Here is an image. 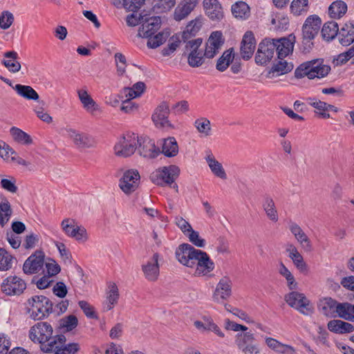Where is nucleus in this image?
<instances>
[{
    "label": "nucleus",
    "instance_id": "1",
    "mask_svg": "<svg viewBox=\"0 0 354 354\" xmlns=\"http://www.w3.org/2000/svg\"><path fill=\"white\" fill-rule=\"evenodd\" d=\"M225 328L234 332H239L234 337V344L236 347L244 354H259L261 349L259 346L255 343L256 337L252 331H248V328L229 319H225Z\"/></svg>",
    "mask_w": 354,
    "mask_h": 354
},
{
    "label": "nucleus",
    "instance_id": "2",
    "mask_svg": "<svg viewBox=\"0 0 354 354\" xmlns=\"http://www.w3.org/2000/svg\"><path fill=\"white\" fill-rule=\"evenodd\" d=\"M53 304L44 295H34L27 299L26 310L30 318L42 320L53 312Z\"/></svg>",
    "mask_w": 354,
    "mask_h": 354
},
{
    "label": "nucleus",
    "instance_id": "3",
    "mask_svg": "<svg viewBox=\"0 0 354 354\" xmlns=\"http://www.w3.org/2000/svg\"><path fill=\"white\" fill-rule=\"evenodd\" d=\"M330 70V66L325 64L322 59H317L300 64L296 68L295 75L297 78L306 76L310 80L322 79L326 77Z\"/></svg>",
    "mask_w": 354,
    "mask_h": 354
},
{
    "label": "nucleus",
    "instance_id": "4",
    "mask_svg": "<svg viewBox=\"0 0 354 354\" xmlns=\"http://www.w3.org/2000/svg\"><path fill=\"white\" fill-rule=\"evenodd\" d=\"M180 174L178 166L171 165L160 167L150 174V180L156 185L160 186L171 185Z\"/></svg>",
    "mask_w": 354,
    "mask_h": 354
},
{
    "label": "nucleus",
    "instance_id": "5",
    "mask_svg": "<svg viewBox=\"0 0 354 354\" xmlns=\"http://www.w3.org/2000/svg\"><path fill=\"white\" fill-rule=\"evenodd\" d=\"M140 142L138 136L133 132H127L120 138L114 146V153L119 157H129L134 153Z\"/></svg>",
    "mask_w": 354,
    "mask_h": 354
},
{
    "label": "nucleus",
    "instance_id": "6",
    "mask_svg": "<svg viewBox=\"0 0 354 354\" xmlns=\"http://www.w3.org/2000/svg\"><path fill=\"white\" fill-rule=\"evenodd\" d=\"M53 334V326L47 322H39L32 326L28 331L29 339L40 346L50 340Z\"/></svg>",
    "mask_w": 354,
    "mask_h": 354
},
{
    "label": "nucleus",
    "instance_id": "7",
    "mask_svg": "<svg viewBox=\"0 0 354 354\" xmlns=\"http://www.w3.org/2000/svg\"><path fill=\"white\" fill-rule=\"evenodd\" d=\"M61 228L68 236L75 239L77 241L86 242L88 241V234L86 228L79 225L73 218L64 219L61 223Z\"/></svg>",
    "mask_w": 354,
    "mask_h": 354
},
{
    "label": "nucleus",
    "instance_id": "8",
    "mask_svg": "<svg viewBox=\"0 0 354 354\" xmlns=\"http://www.w3.org/2000/svg\"><path fill=\"white\" fill-rule=\"evenodd\" d=\"M285 300L288 306L305 315H309L313 313L310 302L303 293L292 291L286 295Z\"/></svg>",
    "mask_w": 354,
    "mask_h": 354
},
{
    "label": "nucleus",
    "instance_id": "9",
    "mask_svg": "<svg viewBox=\"0 0 354 354\" xmlns=\"http://www.w3.org/2000/svg\"><path fill=\"white\" fill-rule=\"evenodd\" d=\"M201 250H196L189 245H179L175 251L177 261L184 266L193 268L196 264V259Z\"/></svg>",
    "mask_w": 354,
    "mask_h": 354
},
{
    "label": "nucleus",
    "instance_id": "10",
    "mask_svg": "<svg viewBox=\"0 0 354 354\" xmlns=\"http://www.w3.org/2000/svg\"><path fill=\"white\" fill-rule=\"evenodd\" d=\"M26 289V282L17 275H10L1 284V291L6 295H19Z\"/></svg>",
    "mask_w": 354,
    "mask_h": 354
},
{
    "label": "nucleus",
    "instance_id": "11",
    "mask_svg": "<svg viewBox=\"0 0 354 354\" xmlns=\"http://www.w3.org/2000/svg\"><path fill=\"white\" fill-rule=\"evenodd\" d=\"M140 176L138 170L129 169L124 172L119 180V187L126 194L134 192L140 184Z\"/></svg>",
    "mask_w": 354,
    "mask_h": 354
},
{
    "label": "nucleus",
    "instance_id": "12",
    "mask_svg": "<svg viewBox=\"0 0 354 354\" xmlns=\"http://www.w3.org/2000/svg\"><path fill=\"white\" fill-rule=\"evenodd\" d=\"M159 259L160 254L157 252H153L151 257L141 266L143 275L148 281L155 282L159 278Z\"/></svg>",
    "mask_w": 354,
    "mask_h": 354
},
{
    "label": "nucleus",
    "instance_id": "13",
    "mask_svg": "<svg viewBox=\"0 0 354 354\" xmlns=\"http://www.w3.org/2000/svg\"><path fill=\"white\" fill-rule=\"evenodd\" d=\"M45 254L41 250H37L24 263L23 272L26 274H38L44 268Z\"/></svg>",
    "mask_w": 354,
    "mask_h": 354
},
{
    "label": "nucleus",
    "instance_id": "14",
    "mask_svg": "<svg viewBox=\"0 0 354 354\" xmlns=\"http://www.w3.org/2000/svg\"><path fill=\"white\" fill-rule=\"evenodd\" d=\"M232 294V281L227 276L219 279L213 292L212 298L215 302L221 303L230 298Z\"/></svg>",
    "mask_w": 354,
    "mask_h": 354
},
{
    "label": "nucleus",
    "instance_id": "15",
    "mask_svg": "<svg viewBox=\"0 0 354 354\" xmlns=\"http://www.w3.org/2000/svg\"><path fill=\"white\" fill-rule=\"evenodd\" d=\"M322 25V20L317 15H310L302 27L303 43L308 44L317 35Z\"/></svg>",
    "mask_w": 354,
    "mask_h": 354
},
{
    "label": "nucleus",
    "instance_id": "16",
    "mask_svg": "<svg viewBox=\"0 0 354 354\" xmlns=\"http://www.w3.org/2000/svg\"><path fill=\"white\" fill-rule=\"evenodd\" d=\"M214 267V263L207 254L201 251L196 259L194 274L197 277H210Z\"/></svg>",
    "mask_w": 354,
    "mask_h": 354
},
{
    "label": "nucleus",
    "instance_id": "17",
    "mask_svg": "<svg viewBox=\"0 0 354 354\" xmlns=\"http://www.w3.org/2000/svg\"><path fill=\"white\" fill-rule=\"evenodd\" d=\"M275 51V46L271 39H265L259 45L255 62L259 65L268 64L273 57Z\"/></svg>",
    "mask_w": 354,
    "mask_h": 354
},
{
    "label": "nucleus",
    "instance_id": "18",
    "mask_svg": "<svg viewBox=\"0 0 354 354\" xmlns=\"http://www.w3.org/2000/svg\"><path fill=\"white\" fill-rule=\"evenodd\" d=\"M201 38H197L187 41L185 48L190 50L187 57V62L190 66L199 67L204 63V55L198 51V48L202 44Z\"/></svg>",
    "mask_w": 354,
    "mask_h": 354
},
{
    "label": "nucleus",
    "instance_id": "19",
    "mask_svg": "<svg viewBox=\"0 0 354 354\" xmlns=\"http://www.w3.org/2000/svg\"><path fill=\"white\" fill-rule=\"evenodd\" d=\"M78 99L83 109L88 113L94 115L100 111V107L93 99L86 86H83L76 91Z\"/></svg>",
    "mask_w": 354,
    "mask_h": 354
},
{
    "label": "nucleus",
    "instance_id": "20",
    "mask_svg": "<svg viewBox=\"0 0 354 354\" xmlns=\"http://www.w3.org/2000/svg\"><path fill=\"white\" fill-rule=\"evenodd\" d=\"M194 325L201 333L212 332L220 338L225 337V333L210 316H203L201 320L194 321Z\"/></svg>",
    "mask_w": 354,
    "mask_h": 354
},
{
    "label": "nucleus",
    "instance_id": "21",
    "mask_svg": "<svg viewBox=\"0 0 354 354\" xmlns=\"http://www.w3.org/2000/svg\"><path fill=\"white\" fill-rule=\"evenodd\" d=\"M273 45L275 46V51L277 54L278 59L285 58L293 51L295 37L289 35L288 37H282L280 39H272Z\"/></svg>",
    "mask_w": 354,
    "mask_h": 354
},
{
    "label": "nucleus",
    "instance_id": "22",
    "mask_svg": "<svg viewBox=\"0 0 354 354\" xmlns=\"http://www.w3.org/2000/svg\"><path fill=\"white\" fill-rule=\"evenodd\" d=\"M223 42V35L221 32L215 31L212 32L206 42L204 56L209 59L213 58L218 53Z\"/></svg>",
    "mask_w": 354,
    "mask_h": 354
},
{
    "label": "nucleus",
    "instance_id": "23",
    "mask_svg": "<svg viewBox=\"0 0 354 354\" xmlns=\"http://www.w3.org/2000/svg\"><path fill=\"white\" fill-rule=\"evenodd\" d=\"M66 339L64 335H52L50 340L45 342L40 346V350L44 353L63 354L64 344Z\"/></svg>",
    "mask_w": 354,
    "mask_h": 354
},
{
    "label": "nucleus",
    "instance_id": "24",
    "mask_svg": "<svg viewBox=\"0 0 354 354\" xmlns=\"http://www.w3.org/2000/svg\"><path fill=\"white\" fill-rule=\"evenodd\" d=\"M0 156L6 161H12L19 165L28 167L30 162L18 156L17 153L8 144L0 140Z\"/></svg>",
    "mask_w": 354,
    "mask_h": 354
},
{
    "label": "nucleus",
    "instance_id": "25",
    "mask_svg": "<svg viewBox=\"0 0 354 354\" xmlns=\"http://www.w3.org/2000/svg\"><path fill=\"white\" fill-rule=\"evenodd\" d=\"M256 48V40L252 31H247L242 39L241 44L240 53L241 57L245 60L250 59Z\"/></svg>",
    "mask_w": 354,
    "mask_h": 354
},
{
    "label": "nucleus",
    "instance_id": "26",
    "mask_svg": "<svg viewBox=\"0 0 354 354\" xmlns=\"http://www.w3.org/2000/svg\"><path fill=\"white\" fill-rule=\"evenodd\" d=\"M169 105L167 102H163L155 109L151 118L155 125L158 127H169Z\"/></svg>",
    "mask_w": 354,
    "mask_h": 354
},
{
    "label": "nucleus",
    "instance_id": "27",
    "mask_svg": "<svg viewBox=\"0 0 354 354\" xmlns=\"http://www.w3.org/2000/svg\"><path fill=\"white\" fill-rule=\"evenodd\" d=\"M203 6L206 15L212 21L223 19V10L218 0H203Z\"/></svg>",
    "mask_w": 354,
    "mask_h": 354
},
{
    "label": "nucleus",
    "instance_id": "28",
    "mask_svg": "<svg viewBox=\"0 0 354 354\" xmlns=\"http://www.w3.org/2000/svg\"><path fill=\"white\" fill-rule=\"evenodd\" d=\"M198 0H182L175 8L174 19L180 21L186 17L195 9Z\"/></svg>",
    "mask_w": 354,
    "mask_h": 354
},
{
    "label": "nucleus",
    "instance_id": "29",
    "mask_svg": "<svg viewBox=\"0 0 354 354\" xmlns=\"http://www.w3.org/2000/svg\"><path fill=\"white\" fill-rule=\"evenodd\" d=\"M161 19L160 17H149L142 23L139 28L138 36L149 37L154 35L160 28Z\"/></svg>",
    "mask_w": 354,
    "mask_h": 354
},
{
    "label": "nucleus",
    "instance_id": "30",
    "mask_svg": "<svg viewBox=\"0 0 354 354\" xmlns=\"http://www.w3.org/2000/svg\"><path fill=\"white\" fill-rule=\"evenodd\" d=\"M138 151L141 156L147 158H154L160 153L153 140L149 138H140Z\"/></svg>",
    "mask_w": 354,
    "mask_h": 354
},
{
    "label": "nucleus",
    "instance_id": "31",
    "mask_svg": "<svg viewBox=\"0 0 354 354\" xmlns=\"http://www.w3.org/2000/svg\"><path fill=\"white\" fill-rule=\"evenodd\" d=\"M264 342L266 346L272 351L279 354H296V349L290 344H283L278 339L266 336Z\"/></svg>",
    "mask_w": 354,
    "mask_h": 354
},
{
    "label": "nucleus",
    "instance_id": "32",
    "mask_svg": "<svg viewBox=\"0 0 354 354\" xmlns=\"http://www.w3.org/2000/svg\"><path fill=\"white\" fill-rule=\"evenodd\" d=\"M339 304L331 297H324L319 300L318 308L324 315L335 318L337 317Z\"/></svg>",
    "mask_w": 354,
    "mask_h": 354
},
{
    "label": "nucleus",
    "instance_id": "33",
    "mask_svg": "<svg viewBox=\"0 0 354 354\" xmlns=\"http://www.w3.org/2000/svg\"><path fill=\"white\" fill-rule=\"evenodd\" d=\"M175 222L184 234L188 236L189 241L192 243H204V240L199 239L198 232L194 231L189 222L183 217H176Z\"/></svg>",
    "mask_w": 354,
    "mask_h": 354
},
{
    "label": "nucleus",
    "instance_id": "34",
    "mask_svg": "<svg viewBox=\"0 0 354 354\" xmlns=\"http://www.w3.org/2000/svg\"><path fill=\"white\" fill-rule=\"evenodd\" d=\"M338 40L344 46H350L354 42V22L349 21L346 22L339 30Z\"/></svg>",
    "mask_w": 354,
    "mask_h": 354
},
{
    "label": "nucleus",
    "instance_id": "35",
    "mask_svg": "<svg viewBox=\"0 0 354 354\" xmlns=\"http://www.w3.org/2000/svg\"><path fill=\"white\" fill-rule=\"evenodd\" d=\"M293 68V64L291 62H288L284 58L278 59V61L268 72L266 77L272 79L290 72Z\"/></svg>",
    "mask_w": 354,
    "mask_h": 354
},
{
    "label": "nucleus",
    "instance_id": "36",
    "mask_svg": "<svg viewBox=\"0 0 354 354\" xmlns=\"http://www.w3.org/2000/svg\"><path fill=\"white\" fill-rule=\"evenodd\" d=\"M327 327L330 331L337 334L350 333L354 330V326L351 324L340 319L330 320Z\"/></svg>",
    "mask_w": 354,
    "mask_h": 354
},
{
    "label": "nucleus",
    "instance_id": "37",
    "mask_svg": "<svg viewBox=\"0 0 354 354\" xmlns=\"http://www.w3.org/2000/svg\"><path fill=\"white\" fill-rule=\"evenodd\" d=\"M2 64L10 72L13 73L19 72L21 69V64L18 62V54L14 50L4 53Z\"/></svg>",
    "mask_w": 354,
    "mask_h": 354
},
{
    "label": "nucleus",
    "instance_id": "38",
    "mask_svg": "<svg viewBox=\"0 0 354 354\" xmlns=\"http://www.w3.org/2000/svg\"><path fill=\"white\" fill-rule=\"evenodd\" d=\"M120 297L119 290L115 283H110L108 286L106 299L104 306L106 311L111 310L118 304Z\"/></svg>",
    "mask_w": 354,
    "mask_h": 354
},
{
    "label": "nucleus",
    "instance_id": "39",
    "mask_svg": "<svg viewBox=\"0 0 354 354\" xmlns=\"http://www.w3.org/2000/svg\"><path fill=\"white\" fill-rule=\"evenodd\" d=\"M205 160L207 162V165L211 171L215 176L222 180L227 179V174L223 165H221V163H220L218 160L215 159L212 153H210L207 154L205 158Z\"/></svg>",
    "mask_w": 354,
    "mask_h": 354
},
{
    "label": "nucleus",
    "instance_id": "40",
    "mask_svg": "<svg viewBox=\"0 0 354 354\" xmlns=\"http://www.w3.org/2000/svg\"><path fill=\"white\" fill-rule=\"evenodd\" d=\"M12 88L19 96L27 100L38 101L39 99L37 92L30 86L17 84Z\"/></svg>",
    "mask_w": 354,
    "mask_h": 354
},
{
    "label": "nucleus",
    "instance_id": "41",
    "mask_svg": "<svg viewBox=\"0 0 354 354\" xmlns=\"http://www.w3.org/2000/svg\"><path fill=\"white\" fill-rule=\"evenodd\" d=\"M346 3L342 0L333 1L328 8V15L335 19H341L347 12Z\"/></svg>",
    "mask_w": 354,
    "mask_h": 354
},
{
    "label": "nucleus",
    "instance_id": "42",
    "mask_svg": "<svg viewBox=\"0 0 354 354\" xmlns=\"http://www.w3.org/2000/svg\"><path fill=\"white\" fill-rule=\"evenodd\" d=\"M202 19L201 17H198L188 23L182 34V38L184 41H186L197 34L202 26Z\"/></svg>",
    "mask_w": 354,
    "mask_h": 354
},
{
    "label": "nucleus",
    "instance_id": "43",
    "mask_svg": "<svg viewBox=\"0 0 354 354\" xmlns=\"http://www.w3.org/2000/svg\"><path fill=\"white\" fill-rule=\"evenodd\" d=\"M10 133L13 140L23 145H30L33 143L31 136L21 129L12 127L10 129Z\"/></svg>",
    "mask_w": 354,
    "mask_h": 354
},
{
    "label": "nucleus",
    "instance_id": "44",
    "mask_svg": "<svg viewBox=\"0 0 354 354\" xmlns=\"http://www.w3.org/2000/svg\"><path fill=\"white\" fill-rule=\"evenodd\" d=\"M339 26L337 22L334 21H330L326 22L322 28V36L324 39L329 41L338 36Z\"/></svg>",
    "mask_w": 354,
    "mask_h": 354
},
{
    "label": "nucleus",
    "instance_id": "45",
    "mask_svg": "<svg viewBox=\"0 0 354 354\" xmlns=\"http://www.w3.org/2000/svg\"><path fill=\"white\" fill-rule=\"evenodd\" d=\"M262 206L267 217L274 223L277 222L279 215L273 199L270 196H266L263 199Z\"/></svg>",
    "mask_w": 354,
    "mask_h": 354
},
{
    "label": "nucleus",
    "instance_id": "46",
    "mask_svg": "<svg viewBox=\"0 0 354 354\" xmlns=\"http://www.w3.org/2000/svg\"><path fill=\"white\" fill-rule=\"evenodd\" d=\"M306 100L308 104L315 109V113L317 114L319 118L324 119H328L330 118V114L326 113V102L321 101L315 97H308Z\"/></svg>",
    "mask_w": 354,
    "mask_h": 354
},
{
    "label": "nucleus",
    "instance_id": "47",
    "mask_svg": "<svg viewBox=\"0 0 354 354\" xmlns=\"http://www.w3.org/2000/svg\"><path fill=\"white\" fill-rule=\"evenodd\" d=\"M162 153L167 157H174L178 153V145L174 137H169L163 140Z\"/></svg>",
    "mask_w": 354,
    "mask_h": 354
},
{
    "label": "nucleus",
    "instance_id": "48",
    "mask_svg": "<svg viewBox=\"0 0 354 354\" xmlns=\"http://www.w3.org/2000/svg\"><path fill=\"white\" fill-rule=\"evenodd\" d=\"M232 13L238 19H246L250 15V8L244 1H237L232 6Z\"/></svg>",
    "mask_w": 354,
    "mask_h": 354
},
{
    "label": "nucleus",
    "instance_id": "49",
    "mask_svg": "<svg viewBox=\"0 0 354 354\" xmlns=\"http://www.w3.org/2000/svg\"><path fill=\"white\" fill-rule=\"evenodd\" d=\"M234 58V49L230 48L224 51L223 55L217 60L216 68L218 71H225L232 63Z\"/></svg>",
    "mask_w": 354,
    "mask_h": 354
},
{
    "label": "nucleus",
    "instance_id": "50",
    "mask_svg": "<svg viewBox=\"0 0 354 354\" xmlns=\"http://www.w3.org/2000/svg\"><path fill=\"white\" fill-rule=\"evenodd\" d=\"M337 317L354 322V305L348 303H340Z\"/></svg>",
    "mask_w": 354,
    "mask_h": 354
},
{
    "label": "nucleus",
    "instance_id": "51",
    "mask_svg": "<svg viewBox=\"0 0 354 354\" xmlns=\"http://www.w3.org/2000/svg\"><path fill=\"white\" fill-rule=\"evenodd\" d=\"M78 325V319L75 315H70L59 320V328L63 332H71Z\"/></svg>",
    "mask_w": 354,
    "mask_h": 354
},
{
    "label": "nucleus",
    "instance_id": "52",
    "mask_svg": "<svg viewBox=\"0 0 354 354\" xmlns=\"http://www.w3.org/2000/svg\"><path fill=\"white\" fill-rule=\"evenodd\" d=\"M146 88L145 84L142 82H138L134 84L132 87H125L123 93L126 98L134 99L140 97Z\"/></svg>",
    "mask_w": 354,
    "mask_h": 354
},
{
    "label": "nucleus",
    "instance_id": "53",
    "mask_svg": "<svg viewBox=\"0 0 354 354\" xmlns=\"http://www.w3.org/2000/svg\"><path fill=\"white\" fill-rule=\"evenodd\" d=\"M61 271L59 265L53 259L48 258L44 261L42 272L44 274L53 277L58 274Z\"/></svg>",
    "mask_w": 354,
    "mask_h": 354
},
{
    "label": "nucleus",
    "instance_id": "54",
    "mask_svg": "<svg viewBox=\"0 0 354 354\" xmlns=\"http://www.w3.org/2000/svg\"><path fill=\"white\" fill-rule=\"evenodd\" d=\"M169 35L167 32H158L156 35H153L149 36L148 38V41L147 43V46L149 48H156L164 44L167 38Z\"/></svg>",
    "mask_w": 354,
    "mask_h": 354
},
{
    "label": "nucleus",
    "instance_id": "55",
    "mask_svg": "<svg viewBox=\"0 0 354 354\" xmlns=\"http://www.w3.org/2000/svg\"><path fill=\"white\" fill-rule=\"evenodd\" d=\"M194 127L203 136H208L211 133V123L206 118H200L195 120Z\"/></svg>",
    "mask_w": 354,
    "mask_h": 354
},
{
    "label": "nucleus",
    "instance_id": "56",
    "mask_svg": "<svg viewBox=\"0 0 354 354\" xmlns=\"http://www.w3.org/2000/svg\"><path fill=\"white\" fill-rule=\"evenodd\" d=\"M288 228L295 236L297 241L300 243L308 242V238L301 227L296 223L290 221L288 223Z\"/></svg>",
    "mask_w": 354,
    "mask_h": 354
},
{
    "label": "nucleus",
    "instance_id": "57",
    "mask_svg": "<svg viewBox=\"0 0 354 354\" xmlns=\"http://www.w3.org/2000/svg\"><path fill=\"white\" fill-rule=\"evenodd\" d=\"M176 4V0H156L153 6L156 13H164L169 11Z\"/></svg>",
    "mask_w": 354,
    "mask_h": 354
},
{
    "label": "nucleus",
    "instance_id": "58",
    "mask_svg": "<svg viewBox=\"0 0 354 354\" xmlns=\"http://www.w3.org/2000/svg\"><path fill=\"white\" fill-rule=\"evenodd\" d=\"M12 256L5 249L0 248V271H8L12 266Z\"/></svg>",
    "mask_w": 354,
    "mask_h": 354
},
{
    "label": "nucleus",
    "instance_id": "59",
    "mask_svg": "<svg viewBox=\"0 0 354 354\" xmlns=\"http://www.w3.org/2000/svg\"><path fill=\"white\" fill-rule=\"evenodd\" d=\"M288 252L289 257L292 260L297 268L302 272L307 271L306 264L304 263L303 257L298 251L295 248H292L288 250Z\"/></svg>",
    "mask_w": 354,
    "mask_h": 354
},
{
    "label": "nucleus",
    "instance_id": "60",
    "mask_svg": "<svg viewBox=\"0 0 354 354\" xmlns=\"http://www.w3.org/2000/svg\"><path fill=\"white\" fill-rule=\"evenodd\" d=\"M117 75L120 77L123 76L126 73L127 66V59L121 53H116L114 55Z\"/></svg>",
    "mask_w": 354,
    "mask_h": 354
},
{
    "label": "nucleus",
    "instance_id": "61",
    "mask_svg": "<svg viewBox=\"0 0 354 354\" xmlns=\"http://www.w3.org/2000/svg\"><path fill=\"white\" fill-rule=\"evenodd\" d=\"M74 144L80 148H90L95 145L93 138L84 133H81Z\"/></svg>",
    "mask_w": 354,
    "mask_h": 354
},
{
    "label": "nucleus",
    "instance_id": "62",
    "mask_svg": "<svg viewBox=\"0 0 354 354\" xmlns=\"http://www.w3.org/2000/svg\"><path fill=\"white\" fill-rule=\"evenodd\" d=\"M308 7V0H293L290 5L292 12L299 15L302 12H306Z\"/></svg>",
    "mask_w": 354,
    "mask_h": 354
},
{
    "label": "nucleus",
    "instance_id": "63",
    "mask_svg": "<svg viewBox=\"0 0 354 354\" xmlns=\"http://www.w3.org/2000/svg\"><path fill=\"white\" fill-rule=\"evenodd\" d=\"M14 15L8 10L3 11L0 15V28L3 30L8 29L14 22Z\"/></svg>",
    "mask_w": 354,
    "mask_h": 354
},
{
    "label": "nucleus",
    "instance_id": "64",
    "mask_svg": "<svg viewBox=\"0 0 354 354\" xmlns=\"http://www.w3.org/2000/svg\"><path fill=\"white\" fill-rule=\"evenodd\" d=\"M12 211L8 201L0 204V223L3 225L9 220Z\"/></svg>",
    "mask_w": 354,
    "mask_h": 354
}]
</instances>
